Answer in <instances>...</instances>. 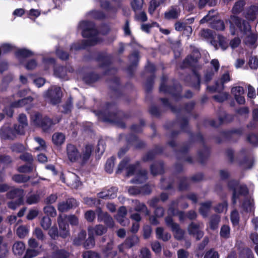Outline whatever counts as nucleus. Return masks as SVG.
<instances>
[{
	"label": "nucleus",
	"instance_id": "f257e3e1",
	"mask_svg": "<svg viewBox=\"0 0 258 258\" xmlns=\"http://www.w3.org/2000/svg\"><path fill=\"white\" fill-rule=\"evenodd\" d=\"M180 98H162L163 107L166 109H170L173 112L178 114V122L183 131L186 132L188 127V120L185 117L180 118V114L189 113L194 108L195 103L192 102L186 103L183 106H179Z\"/></svg>",
	"mask_w": 258,
	"mask_h": 258
},
{
	"label": "nucleus",
	"instance_id": "f03ea898",
	"mask_svg": "<svg viewBox=\"0 0 258 258\" xmlns=\"http://www.w3.org/2000/svg\"><path fill=\"white\" fill-rule=\"evenodd\" d=\"M228 21L231 34L234 35L235 33L233 26L235 24L241 32L246 35L243 39L244 43L251 48H254L257 46L258 45L257 37L251 33L250 26L248 22L234 15L231 16Z\"/></svg>",
	"mask_w": 258,
	"mask_h": 258
},
{
	"label": "nucleus",
	"instance_id": "7ed1b4c3",
	"mask_svg": "<svg viewBox=\"0 0 258 258\" xmlns=\"http://www.w3.org/2000/svg\"><path fill=\"white\" fill-rule=\"evenodd\" d=\"M78 28L82 30V36L86 37L87 39L82 44H73L71 47V50L83 49L87 46L94 45L101 41V39L95 29L93 23L87 21H82L79 23Z\"/></svg>",
	"mask_w": 258,
	"mask_h": 258
},
{
	"label": "nucleus",
	"instance_id": "20e7f679",
	"mask_svg": "<svg viewBox=\"0 0 258 258\" xmlns=\"http://www.w3.org/2000/svg\"><path fill=\"white\" fill-rule=\"evenodd\" d=\"M228 187L233 191L232 202L235 205L237 202H240L244 199L242 204V207L247 212H250L253 208V200L251 199L246 198L248 190L244 184H241L237 180H230L228 183Z\"/></svg>",
	"mask_w": 258,
	"mask_h": 258
},
{
	"label": "nucleus",
	"instance_id": "39448f33",
	"mask_svg": "<svg viewBox=\"0 0 258 258\" xmlns=\"http://www.w3.org/2000/svg\"><path fill=\"white\" fill-rule=\"evenodd\" d=\"M130 161L129 158H124L119 164L116 173L119 174L123 170L125 169L127 176H132L136 173V177L131 180V183H141L146 181L147 179V171L145 170L138 169L140 165L139 162H137L135 164L128 165Z\"/></svg>",
	"mask_w": 258,
	"mask_h": 258
},
{
	"label": "nucleus",
	"instance_id": "423d86ee",
	"mask_svg": "<svg viewBox=\"0 0 258 258\" xmlns=\"http://www.w3.org/2000/svg\"><path fill=\"white\" fill-rule=\"evenodd\" d=\"M94 112L99 120L105 122H117L120 114L114 102H107L100 110H94Z\"/></svg>",
	"mask_w": 258,
	"mask_h": 258
},
{
	"label": "nucleus",
	"instance_id": "0eeeda50",
	"mask_svg": "<svg viewBox=\"0 0 258 258\" xmlns=\"http://www.w3.org/2000/svg\"><path fill=\"white\" fill-rule=\"evenodd\" d=\"M216 13L214 10H210L208 14L200 21V23L203 24L210 22V27L217 30H224L225 25L224 22L220 20H216L215 15Z\"/></svg>",
	"mask_w": 258,
	"mask_h": 258
},
{
	"label": "nucleus",
	"instance_id": "6e6552de",
	"mask_svg": "<svg viewBox=\"0 0 258 258\" xmlns=\"http://www.w3.org/2000/svg\"><path fill=\"white\" fill-rule=\"evenodd\" d=\"M194 139L200 142L202 146V149L198 152V156L199 162L203 164L209 156V149L205 146L204 138L201 134H197Z\"/></svg>",
	"mask_w": 258,
	"mask_h": 258
},
{
	"label": "nucleus",
	"instance_id": "1a4fd4ad",
	"mask_svg": "<svg viewBox=\"0 0 258 258\" xmlns=\"http://www.w3.org/2000/svg\"><path fill=\"white\" fill-rule=\"evenodd\" d=\"M166 225L171 228L174 233L175 238L177 240H181L183 238L184 231L180 228L179 225L174 223L170 216H167L165 218Z\"/></svg>",
	"mask_w": 258,
	"mask_h": 258
},
{
	"label": "nucleus",
	"instance_id": "9d476101",
	"mask_svg": "<svg viewBox=\"0 0 258 258\" xmlns=\"http://www.w3.org/2000/svg\"><path fill=\"white\" fill-rule=\"evenodd\" d=\"M66 153L68 159L71 162L79 163L80 153L75 145L68 144L66 147Z\"/></svg>",
	"mask_w": 258,
	"mask_h": 258
},
{
	"label": "nucleus",
	"instance_id": "9b49d317",
	"mask_svg": "<svg viewBox=\"0 0 258 258\" xmlns=\"http://www.w3.org/2000/svg\"><path fill=\"white\" fill-rule=\"evenodd\" d=\"M203 178L202 173H198L192 176L191 178L181 177L179 178L178 189L179 190L186 189L189 186L191 181L197 182L201 180Z\"/></svg>",
	"mask_w": 258,
	"mask_h": 258
},
{
	"label": "nucleus",
	"instance_id": "f8f14e48",
	"mask_svg": "<svg viewBox=\"0 0 258 258\" xmlns=\"http://www.w3.org/2000/svg\"><path fill=\"white\" fill-rule=\"evenodd\" d=\"M32 100L33 98H22L18 101L13 102L10 106L5 107L4 111L8 116L11 117L14 113L13 108L23 106L28 102H32Z\"/></svg>",
	"mask_w": 258,
	"mask_h": 258
},
{
	"label": "nucleus",
	"instance_id": "ddd939ff",
	"mask_svg": "<svg viewBox=\"0 0 258 258\" xmlns=\"http://www.w3.org/2000/svg\"><path fill=\"white\" fill-rule=\"evenodd\" d=\"M97 219L99 222H103L108 227L112 228L114 226V221L112 218L107 213L102 211L100 208L96 209Z\"/></svg>",
	"mask_w": 258,
	"mask_h": 258
},
{
	"label": "nucleus",
	"instance_id": "4468645a",
	"mask_svg": "<svg viewBox=\"0 0 258 258\" xmlns=\"http://www.w3.org/2000/svg\"><path fill=\"white\" fill-rule=\"evenodd\" d=\"M239 156L243 157L242 160L238 161V164L240 167L243 169H250L254 163L253 157L247 156L246 154V150L244 149H242L240 151Z\"/></svg>",
	"mask_w": 258,
	"mask_h": 258
},
{
	"label": "nucleus",
	"instance_id": "2eb2a0df",
	"mask_svg": "<svg viewBox=\"0 0 258 258\" xmlns=\"http://www.w3.org/2000/svg\"><path fill=\"white\" fill-rule=\"evenodd\" d=\"M93 150V147L91 144L86 145L80 153L79 163L84 165L87 163L90 158Z\"/></svg>",
	"mask_w": 258,
	"mask_h": 258
},
{
	"label": "nucleus",
	"instance_id": "dca6fc26",
	"mask_svg": "<svg viewBox=\"0 0 258 258\" xmlns=\"http://www.w3.org/2000/svg\"><path fill=\"white\" fill-rule=\"evenodd\" d=\"M166 78L164 77L162 78V83L160 86L159 91L160 92L164 93H170L176 95L181 90V86L178 84H176L173 88H169L165 84Z\"/></svg>",
	"mask_w": 258,
	"mask_h": 258
},
{
	"label": "nucleus",
	"instance_id": "f3484780",
	"mask_svg": "<svg viewBox=\"0 0 258 258\" xmlns=\"http://www.w3.org/2000/svg\"><path fill=\"white\" fill-rule=\"evenodd\" d=\"M57 222L59 229V236L63 238H66L69 235V224L62 217V215H59L57 218Z\"/></svg>",
	"mask_w": 258,
	"mask_h": 258
},
{
	"label": "nucleus",
	"instance_id": "a211bd4d",
	"mask_svg": "<svg viewBox=\"0 0 258 258\" xmlns=\"http://www.w3.org/2000/svg\"><path fill=\"white\" fill-rule=\"evenodd\" d=\"M232 115L222 112L219 116L218 120H211L209 121V124L213 127H218L223 123H227L233 120Z\"/></svg>",
	"mask_w": 258,
	"mask_h": 258
},
{
	"label": "nucleus",
	"instance_id": "6ab92c4d",
	"mask_svg": "<svg viewBox=\"0 0 258 258\" xmlns=\"http://www.w3.org/2000/svg\"><path fill=\"white\" fill-rule=\"evenodd\" d=\"M127 210L124 206L119 208L115 218L117 221L122 226H127L130 223L129 220L126 218Z\"/></svg>",
	"mask_w": 258,
	"mask_h": 258
},
{
	"label": "nucleus",
	"instance_id": "aec40b11",
	"mask_svg": "<svg viewBox=\"0 0 258 258\" xmlns=\"http://www.w3.org/2000/svg\"><path fill=\"white\" fill-rule=\"evenodd\" d=\"M179 202V201L178 202L172 201L168 208V213L169 215L178 216L179 220L180 221H183L187 217L186 215L184 213V212L182 211H179L177 209H175V208L177 207Z\"/></svg>",
	"mask_w": 258,
	"mask_h": 258
},
{
	"label": "nucleus",
	"instance_id": "412c9836",
	"mask_svg": "<svg viewBox=\"0 0 258 258\" xmlns=\"http://www.w3.org/2000/svg\"><path fill=\"white\" fill-rule=\"evenodd\" d=\"M78 205L76 200L74 198L68 199L66 202H62L58 204L59 211L64 212Z\"/></svg>",
	"mask_w": 258,
	"mask_h": 258
},
{
	"label": "nucleus",
	"instance_id": "4be33fe9",
	"mask_svg": "<svg viewBox=\"0 0 258 258\" xmlns=\"http://www.w3.org/2000/svg\"><path fill=\"white\" fill-rule=\"evenodd\" d=\"M117 188L116 187H112L109 189H104L102 191L97 194L98 198L103 199H111L116 197Z\"/></svg>",
	"mask_w": 258,
	"mask_h": 258
},
{
	"label": "nucleus",
	"instance_id": "5701e85b",
	"mask_svg": "<svg viewBox=\"0 0 258 258\" xmlns=\"http://www.w3.org/2000/svg\"><path fill=\"white\" fill-rule=\"evenodd\" d=\"M230 81V77L229 74L228 72H226L221 76L220 79V83L221 84V85L220 86L217 83L216 84V87L208 86L207 87V90L211 92H214L216 91H220L222 90L224 88V84L229 82Z\"/></svg>",
	"mask_w": 258,
	"mask_h": 258
},
{
	"label": "nucleus",
	"instance_id": "b1692460",
	"mask_svg": "<svg viewBox=\"0 0 258 258\" xmlns=\"http://www.w3.org/2000/svg\"><path fill=\"white\" fill-rule=\"evenodd\" d=\"M60 120V118H57L54 120H52L47 116L43 117V121L40 124L41 127L44 132H49L52 130V126L54 124L58 123Z\"/></svg>",
	"mask_w": 258,
	"mask_h": 258
},
{
	"label": "nucleus",
	"instance_id": "393cba45",
	"mask_svg": "<svg viewBox=\"0 0 258 258\" xmlns=\"http://www.w3.org/2000/svg\"><path fill=\"white\" fill-rule=\"evenodd\" d=\"M24 196V190L21 188H13L10 190L7 194V197L10 199H14L15 198L19 200V202H23Z\"/></svg>",
	"mask_w": 258,
	"mask_h": 258
},
{
	"label": "nucleus",
	"instance_id": "a878e982",
	"mask_svg": "<svg viewBox=\"0 0 258 258\" xmlns=\"http://www.w3.org/2000/svg\"><path fill=\"white\" fill-rule=\"evenodd\" d=\"M0 136L2 139L4 140H12L16 137V134L12 128L7 125L3 126L0 130Z\"/></svg>",
	"mask_w": 258,
	"mask_h": 258
},
{
	"label": "nucleus",
	"instance_id": "bb28decb",
	"mask_svg": "<svg viewBox=\"0 0 258 258\" xmlns=\"http://www.w3.org/2000/svg\"><path fill=\"white\" fill-rule=\"evenodd\" d=\"M180 12L179 7L177 6L171 7L165 13V18L168 20L177 19Z\"/></svg>",
	"mask_w": 258,
	"mask_h": 258
},
{
	"label": "nucleus",
	"instance_id": "cd10ccee",
	"mask_svg": "<svg viewBox=\"0 0 258 258\" xmlns=\"http://www.w3.org/2000/svg\"><path fill=\"white\" fill-rule=\"evenodd\" d=\"M189 148V146L187 144L184 145L177 153V156L179 160L186 161L189 163H193V159L192 157L190 156L185 157V154Z\"/></svg>",
	"mask_w": 258,
	"mask_h": 258
},
{
	"label": "nucleus",
	"instance_id": "c85d7f7f",
	"mask_svg": "<svg viewBox=\"0 0 258 258\" xmlns=\"http://www.w3.org/2000/svg\"><path fill=\"white\" fill-rule=\"evenodd\" d=\"M163 152V148L162 147L157 146L153 150L149 151L146 154H145L142 158V160L144 162L151 161L154 159L156 155L158 154H160Z\"/></svg>",
	"mask_w": 258,
	"mask_h": 258
},
{
	"label": "nucleus",
	"instance_id": "c756f323",
	"mask_svg": "<svg viewBox=\"0 0 258 258\" xmlns=\"http://www.w3.org/2000/svg\"><path fill=\"white\" fill-rule=\"evenodd\" d=\"M126 139L128 144L134 145L136 148H141L145 146L144 143L134 134L128 135Z\"/></svg>",
	"mask_w": 258,
	"mask_h": 258
},
{
	"label": "nucleus",
	"instance_id": "7c9ffc66",
	"mask_svg": "<svg viewBox=\"0 0 258 258\" xmlns=\"http://www.w3.org/2000/svg\"><path fill=\"white\" fill-rule=\"evenodd\" d=\"M200 57V53L198 51H195L190 56H187L184 61V67L194 66Z\"/></svg>",
	"mask_w": 258,
	"mask_h": 258
},
{
	"label": "nucleus",
	"instance_id": "2f4dec72",
	"mask_svg": "<svg viewBox=\"0 0 258 258\" xmlns=\"http://www.w3.org/2000/svg\"><path fill=\"white\" fill-rule=\"evenodd\" d=\"M253 120L247 126L248 128L258 131V106L252 111Z\"/></svg>",
	"mask_w": 258,
	"mask_h": 258
},
{
	"label": "nucleus",
	"instance_id": "473e14b6",
	"mask_svg": "<svg viewBox=\"0 0 258 258\" xmlns=\"http://www.w3.org/2000/svg\"><path fill=\"white\" fill-rule=\"evenodd\" d=\"M151 173L155 176L162 174L164 171V165L162 161L155 162L152 164L150 167Z\"/></svg>",
	"mask_w": 258,
	"mask_h": 258
},
{
	"label": "nucleus",
	"instance_id": "72a5a7b5",
	"mask_svg": "<svg viewBox=\"0 0 258 258\" xmlns=\"http://www.w3.org/2000/svg\"><path fill=\"white\" fill-rule=\"evenodd\" d=\"M258 15V6H253L249 7L245 12V17L248 20H254Z\"/></svg>",
	"mask_w": 258,
	"mask_h": 258
},
{
	"label": "nucleus",
	"instance_id": "f704fd0d",
	"mask_svg": "<svg viewBox=\"0 0 258 258\" xmlns=\"http://www.w3.org/2000/svg\"><path fill=\"white\" fill-rule=\"evenodd\" d=\"M139 243V238L136 235L128 236L124 241V244L126 248H130L137 245Z\"/></svg>",
	"mask_w": 258,
	"mask_h": 258
},
{
	"label": "nucleus",
	"instance_id": "c9c22d12",
	"mask_svg": "<svg viewBox=\"0 0 258 258\" xmlns=\"http://www.w3.org/2000/svg\"><path fill=\"white\" fill-rule=\"evenodd\" d=\"M15 255H21L25 250V245L22 241H17L14 243L12 247Z\"/></svg>",
	"mask_w": 258,
	"mask_h": 258
},
{
	"label": "nucleus",
	"instance_id": "e433bc0d",
	"mask_svg": "<svg viewBox=\"0 0 258 258\" xmlns=\"http://www.w3.org/2000/svg\"><path fill=\"white\" fill-rule=\"evenodd\" d=\"M92 229V227L88 228L89 237L83 243V246L86 249L91 248L95 245V239L93 233L91 232Z\"/></svg>",
	"mask_w": 258,
	"mask_h": 258
},
{
	"label": "nucleus",
	"instance_id": "4c0bfd02",
	"mask_svg": "<svg viewBox=\"0 0 258 258\" xmlns=\"http://www.w3.org/2000/svg\"><path fill=\"white\" fill-rule=\"evenodd\" d=\"M63 94L60 87L57 86H52L48 90L46 96L47 97H61Z\"/></svg>",
	"mask_w": 258,
	"mask_h": 258
},
{
	"label": "nucleus",
	"instance_id": "58836bf2",
	"mask_svg": "<svg viewBox=\"0 0 258 258\" xmlns=\"http://www.w3.org/2000/svg\"><path fill=\"white\" fill-rule=\"evenodd\" d=\"M253 131V133L249 134L247 136V141L253 146H258V131H255L253 130H250Z\"/></svg>",
	"mask_w": 258,
	"mask_h": 258
},
{
	"label": "nucleus",
	"instance_id": "ea45409f",
	"mask_svg": "<svg viewBox=\"0 0 258 258\" xmlns=\"http://www.w3.org/2000/svg\"><path fill=\"white\" fill-rule=\"evenodd\" d=\"M54 251L52 252L51 257V258H67L69 256V253L64 249H54L53 247Z\"/></svg>",
	"mask_w": 258,
	"mask_h": 258
},
{
	"label": "nucleus",
	"instance_id": "a19ab883",
	"mask_svg": "<svg viewBox=\"0 0 258 258\" xmlns=\"http://www.w3.org/2000/svg\"><path fill=\"white\" fill-rule=\"evenodd\" d=\"M31 119L34 125L39 127L43 121V117L41 113L37 112L31 115Z\"/></svg>",
	"mask_w": 258,
	"mask_h": 258
},
{
	"label": "nucleus",
	"instance_id": "79ce46f5",
	"mask_svg": "<svg viewBox=\"0 0 258 258\" xmlns=\"http://www.w3.org/2000/svg\"><path fill=\"white\" fill-rule=\"evenodd\" d=\"M68 184L72 188H77L80 187L81 183L79 179V177L76 175L72 174L70 179H68Z\"/></svg>",
	"mask_w": 258,
	"mask_h": 258
},
{
	"label": "nucleus",
	"instance_id": "37998d69",
	"mask_svg": "<svg viewBox=\"0 0 258 258\" xmlns=\"http://www.w3.org/2000/svg\"><path fill=\"white\" fill-rule=\"evenodd\" d=\"M16 57L20 60L22 58L27 57L33 55V52L26 49H18L15 52Z\"/></svg>",
	"mask_w": 258,
	"mask_h": 258
},
{
	"label": "nucleus",
	"instance_id": "c03bdc74",
	"mask_svg": "<svg viewBox=\"0 0 258 258\" xmlns=\"http://www.w3.org/2000/svg\"><path fill=\"white\" fill-rule=\"evenodd\" d=\"M211 205L212 203L210 201H207L201 204L200 213L204 217H206L208 216Z\"/></svg>",
	"mask_w": 258,
	"mask_h": 258
},
{
	"label": "nucleus",
	"instance_id": "a18cd8bd",
	"mask_svg": "<svg viewBox=\"0 0 258 258\" xmlns=\"http://www.w3.org/2000/svg\"><path fill=\"white\" fill-rule=\"evenodd\" d=\"M52 140L55 145H60L64 142L65 136L62 133H56L53 135Z\"/></svg>",
	"mask_w": 258,
	"mask_h": 258
},
{
	"label": "nucleus",
	"instance_id": "49530a36",
	"mask_svg": "<svg viewBox=\"0 0 258 258\" xmlns=\"http://www.w3.org/2000/svg\"><path fill=\"white\" fill-rule=\"evenodd\" d=\"M245 4L244 1L242 0L236 2L232 9V13L234 14H239L242 11Z\"/></svg>",
	"mask_w": 258,
	"mask_h": 258
},
{
	"label": "nucleus",
	"instance_id": "de8ad7c7",
	"mask_svg": "<svg viewBox=\"0 0 258 258\" xmlns=\"http://www.w3.org/2000/svg\"><path fill=\"white\" fill-rule=\"evenodd\" d=\"M16 50L15 46L11 44L4 43L0 47V55L2 54H6Z\"/></svg>",
	"mask_w": 258,
	"mask_h": 258
},
{
	"label": "nucleus",
	"instance_id": "09e8293b",
	"mask_svg": "<svg viewBox=\"0 0 258 258\" xmlns=\"http://www.w3.org/2000/svg\"><path fill=\"white\" fill-rule=\"evenodd\" d=\"M244 93V88L241 86H234L231 88V94L234 97H242Z\"/></svg>",
	"mask_w": 258,
	"mask_h": 258
},
{
	"label": "nucleus",
	"instance_id": "8fccbe9b",
	"mask_svg": "<svg viewBox=\"0 0 258 258\" xmlns=\"http://www.w3.org/2000/svg\"><path fill=\"white\" fill-rule=\"evenodd\" d=\"M86 237V232L84 230H81L78 236L74 239L73 243L75 245H80L82 244Z\"/></svg>",
	"mask_w": 258,
	"mask_h": 258
},
{
	"label": "nucleus",
	"instance_id": "3c124183",
	"mask_svg": "<svg viewBox=\"0 0 258 258\" xmlns=\"http://www.w3.org/2000/svg\"><path fill=\"white\" fill-rule=\"evenodd\" d=\"M30 178V176L23 174H15L12 177L13 180L19 183L26 182Z\"/></svg>",
	"mask_w": 258,
	"mask_h": 258
},
{
	"label": "nucleus",
	"instance_id": "603ef678",
	"mask_svg": "<svg viewBox=\"0 0 258 258\" xmlns=\"http://www.w3.org/2000/svg\"><path fill=\"white\" fill-rule=\"evenodd\" d=\"M29 227L27 226H20L17 229V234L20 238L25 237L29 233Z\"/></svg>",
	"mask_w": 258,
	"mask_h": 258
},
{
	"label": "nucleus",
	"instance_id": "864d4df0",
	"mask_svg": "<svg viewBox=\"0 0 258 258\" xmlns=\"http://www.w3.org/2000/svg\"><path fill=\"white\" fill-rule=\"evenodd\" d=\"M149 112L152 116L159 117L161 114L162 110L160 106L155 104H153L149 108Z\"/></svg>",
	"mask_w": 258,
	"mask_h": 258
},
{
	"label": "nucleus",
	"instance_id": "5fc2aeb1",
	"mask_svg": "<svg viewBox=\"0 0 258 258\" xmlns=\"http://www.w3.org/2000/svg\"><path fill=\"white\" fill-rule=\"evenodd\" d=\"M220 220V217L218 215L212 216L210 220V227L212 229H216L218 226Z\"/></svg>",
	"mask_w": 258,
	"mask_h": 258
},
{
	"label": "nucleus",
	"instance_id": "6e6d98bb",
	"mask_svg": "<svg viewBox=\"0 0 258 258\" xmlns=\"http://www.w3.org/2000/svg\"><path fill=\"white\" fill-rule=\"evenodd\" d=\"M220 236L223 238L227 239L230 237V228L228 225H223L220 232Z\"/></svg>",
	"mask_w": 258,
	"mask_h": 258
},
{
	"label": "nucleus",
	"instance_id": "4d7b16f0",
	"mask_svg": "<svg viewBox=\"0 0 258 258\" xmlns=\"http://www.w3.org/2000/svg\"><path fill=\"white\" fill-rule=\"evenodd\" d=\"M40 200L39 194H33L27 197L26 202L29 205H33L37 203Z\"/></svg>",
	"mask_w": 258,
	"mask_h": 258
},
{
	"label": "nucleus",
	"instance_id": "13d9d810",
	"mask_svg": "<svg viewBox=\"0 0 258 258\" xmlns=\"http://www.w3.org/2000/svg\"><path fill=\"white\" fill-rule=\"evenodd\" d=\"M113 244V240H111L109 242L107 243V244L106 247L103 250V252L107 256H109L110 254H112V256H115L116 254V251H113L112 252H110V251L112 249V246Z\"/></svg>",
	"mask_w": 258,
	"mask_h": 258
},
{
	"label": "nucleus",
	"instance_id": "bf43d9fd",
	"mask_svg": "<svg viewBox=\"0 0 258 258\" xmlns=\"http://www.w3.org/2000/svg\"><path fill=\"white\" fill-rule=\"evenodd\" d=\"M34 168L32 163H29L19 167L17 170L20 173H30L33 170Z\"/></svg>",
	"mask_w": 258,
	"mask_h": 258
},
{
	"label": "nucleus",
	"instance_id": "052dcab7",
	"mask_svg": "<svg viewBox=\"0 0 258 258\" xmlns=\"http://www.w3.org/2000/svg\"><path fill=\"white\" fill-rule=\"evenodd\" d=\"M85 204L89 207H93L94 206H98L101 204L100 200L93 198H85L84 199Z\"/></svg>",
	"mask_w": 258,
	"mask_h": 258
},
{
	"label": "nucleus",
	"instance_id": "680f3d73",
	"mask_svg": "<svg viewBox=\"0 0 258 258\" xmlns=\"http://www.w3.org/2000/svg\"><path fill=\"white\" fill-rule=\"evenodd\" d=\"M34 140L39 145V146L34 148L35 151H44L45 150L46 143L43 139L37 137L34 138Z\"/></svg>",
	"mask_w": 258,
	"mask_h": 258
},
{
	"label": "nucleus",
	"instance_id": "e2e57ef3",
	"mask_svg": "<svg viewBox=\"0 0 258 258\" xmlns=\"http://www.w3.org/2000/svg\"><path fill=\"white\" fill-rule=\"evenodd\" d=\"M115 158L113 157L108 159L106 163L105 169L108 173H111L113 172V169L114 165Z\"/></svg>",
	"mask_w": 258,
	"mask_h": 258
},
{
	"label": "nucleus",
	"instance_id": "0e129e2a",
	"mask_svg": "<svg viewBox=\"0 0 258 258\" xmlns=\"http://www.w3.org/2000/svg\"><path fill=\"white\" fill-rule=\"evenodd\" d=\"M230 220L234 226L238 225L239 222V215L236 210H234L231 212Z\"/></svg>",
	"mask_w": 258,
	"mask_h": 258
},
{
	"label": "nucleus",
	"instance_id": "69168bd1",
	"mask_svg": "<svg viewBox=\"0 0 258 258\" xmlns=\"http://www.w3.org/2000/svg\"><path fill=\"white\" fill-rule=\"evenodd\" d=\"M44 212L47 216L54 217L56 215V211L55 208L50 205L45 206L43 209Z\"/></svg>",
	"mask_w": 258,
	"mask_h": 258
},
{
	"label": "nucleus",
	"instance_id": "338daca9",
	"mask_svg": "<svg viewBox=\"0 0 258 258\" xmlns=\"http://www.w3.org/2000/svg\"><path fill=\"white\" fill-rule=\"evenodd\" d=\"M54 75L61 79H66V68L60 67L54 70Z\"/></svg>",
	"mask_w": 258,
	"mask_h": 258
},
{
	"label": "nucleus",
	"instance_id": "774afa93",
	"mask_svg": "<svg viewBox=\"0 0 258 258\" xmlns=\"http://www.w3.org/2000/svg\"><path fill=\"white\" fill-rule=\"evenodd\" d=\"M41 226L44 230L48 229L51 225V220L49 217L44 216L41 220Z\"/></svg>",
	"mask_w": 258,
	"mask_h": 258
}]
</instances>
